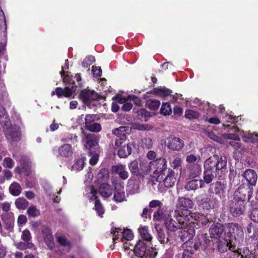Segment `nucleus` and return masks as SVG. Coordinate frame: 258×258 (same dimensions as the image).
<instances>
[{
    "mask_svg": "<svg viewBox=\"0 0 258 258\" xmlns=\"http://www.w3.org/2000/svg\"><path fill=\"white\" fill-rule=\"evenodd\" d=\"M111 171L113 173L117 174L122 180L126 179L129 176V173L126 169L125 165L117 164L111 167Z\"/></svg>",
    "mask_w": 258,
    "mask_h": 258,
    "instance_id": "26",
    "label": "nucleus"
},
{
    "mask_svg": "<svg viewBox=\"0 0 258 258\" xmlns=\"http://www.w3.org/2000/svg\"><path fill=\"white\" fill-rule=\"evenodd\" d=\"M124 141L116 140L115 142V147L119 148L118 150V155L120 158H126L132 153V143L123 144Z\"/></svg>",
    "mask_w": 258,
    "mask_h": 258,
    "instance_id": "19",
    "label": "nucleus"
},
{
    "mask_svg": "<svg viewBox=\"0 0 258 258\" xmlns=\"http://www.w3.org/2000/svg\"><path fill=\"white\" fill-rule=\"evenodd\" d=\"M42 234L44 241L47 246L52 249L54 246V239L51 230L47 226L42 227Z\"/></svg>",
    "mask_w": 258,
    "mask_h": 258,
    "instance_id": "25",
    "label": "nucleus"
},
{
    "mask_svg": "<svg viewBox=\"0 0 258 258\" xmlns=\"http://www.w3.org/2000/svg\"><path fill=\"white\" fill-rule=\"evenodd\" d=\"M74 79L76 81L77 84L76 85L75 80H72L70 78L69 81L66 83L69 84H73V85L71 88L66 87L64 88L61 87H57L55 88V91L51 92V96H53L55 94L56 95L58 98H61L63 96L72 99L74 98V93H75L77 86H80L81 83V76L80 74H77L74 77Z\"/></svg>",
    "mask_w": 258,
    "mask_h": 258,
    "instance_id": "5",
    "label": "nucleus"
},
{
    "mask_svg": "<svg viewBox=\"0 0 258 258\" xmlns=\"http://www.w3.org/2000/svg\"><path fill=\"white\" fill-rule=\"evenodd\" d=\"M85 127L86 129L92 132H100L101 129V125L96 122H93L90 124H88Z\"/></svg>",
    "mask_w": 258,
    "mask_h": 258,
    "instance_id": "52",
    "label": "nucleus"
},
{
    "mask_svg": "<svg viewBox=\"0 0 258 258\" xmlns=\"http://www.w3.org/2000/svg\"><path fill=\"white\" fill-rule=\"evenodd\" d=\"M119 103L121 104H123L121 108L123 110L125 111H128L131 110L133 107V105L130 102H125V99H120L119 100Z\"/></svg>",
    "mask_w": 258,
    "mask_h": 258,
    "instance_id": "56",
    "label": "nucleus"
},
{
    "mask_svg": "<svg viewBox=\"0 0 258 258\" xmlns=\"http://www.w3.org/2000/svg\"><path fill=\"white\" fill-rule=\"evenodd\" d=\"M111 233L112 235V239L114 242V244L116 243V240L119 238V233L122 234V237L121 238V241L123 243V247L125 251H127V249L129 248L127 246V243L126 241H130L133 239L134 237V234L132 231L130 229H124L123 232H122V229L118 228H115L113 229H112Z\"/></svg>",
    "mask_w": 258,
    "mask_h": 258,
    "instance_id": "10",
    "label": "nucleus"
},
{
    "mask_svg": "<svg viewBox=\"0 0 258 258\" xmlns=\"http://www.w3.org/2000/svg\"><path fill=\"white\" fill-rule=\"evenodd\" d=\"M134 248V253L140 258H154L158 252L156 248L151 247L146 251V247L143 241L140 240L135 245H131Z\"/></svg>",
    "mask_w": 258,
    "mask_h": 258,
    "instance_id": "8",
    "label": "nucleus"
},
{
    "mask_svg": "<svg viewBox=\"0 0 258 258\" xmlns=\"http://www.w3.org/2000/svg\"><path fill=\"white\" fill-rule=\"evenodd\" d=\"M194 203L192 201L188 198L179 197L176 203V210L179 211H189V209L192 208Z\"/></svg>",
    "mask_w": 258,
    "mask_h": 258,
    "instance_id": "23",
    "label": "nucleus"
},
{
    "mask_svg": "<svg viewBox=\"0 0 258 258\" xmlns=\"http://www.w3.org/2000/svg\"><path fill=\"white\" fill-rule=\"evenodd\" d=\"M198 241L194 242V243H199L200 242V245L203 243V244H207L209 242L210 240L207 234H202L201 235H198L197 237ZM197 241V239H196Z\"/></svg>",
    "mask_w": 258,
    "mask_h": 258,
    "instance_id": "51",
    "label": "nucleus"
},
{
    "mask_svg": "<svg viewBox=\"0 0 258 258\" xmlns=\"http://www.w3.org/2000/svg\"><path fill=\"white\" fill-rule=\"evenodd\" d=\"M99 192L103 197L108 198L112 195V190L109 184L104 183L101 185Z\"/></svg>",
    "mask_w": 258,
    "mask_h": 258,
    "instance_id": "34",
    "label": "nucleus"
},
{
    "mask_svg": "<svg viewBox=\"0 0 258 258\" xmlns=\"http://www.w3.org/2000/svg\"><path fill=\"white\" fill-rule=\"evenodd\" d=\"M202 172V168L200 165L198 164H195L191 166L189 169V176L191 177H196L199 176Z\"/></svg>",
    "mask_w": 258,
    "mask_h": 258,
    "instance_id": "40",
    "label": "nucleus"
},
{
    "mask_svg": "<svg viewBox=\"0 0 258 258\" xmlns=\"http://www.w3.org/2000/svg\"><path fill=\"white\" fill-rule=\"evenodd\" d=\"M225 231L224 226L220 223H217L213 224L209 229V233L211 237L214 238H223L226 235L225 233H223Z\"/></svg>",
    "mask_w": 258,
    "mask_h": 258,
    "instance_id": "24",
    "label": "nucleus"
},
{
    "mask_svg": "<svg viewBox=\"0 0 258 258\" xmlns=\"http://www.w3.org/2000/svg\"><path fill=\"white\" fill-rule=\"evenodd\" d=\"M161 170L162 173L157 177V181L160 184L163 183L166 187H171L175 184L177 179L175 172L169 168L167 171Z\"/></svg>",
    "mask_w": 258,
    "mask_h": 258,
    "instance_id": "9",
    "label": "nucleus"
},
{
    "mask_svg": "<svg viewBox=\"0 0 258 258\" xmlns=\"http://www.w3.org/2000/svg\"><path fill=\"white\" fill-rule=\"evenodd\" d=\"M172 109L169 103L166 102L162 104L160 109V113L164 115H169L171 113Z\"/></svg>",
    "mask_w": 258,
    "mask_h": 258,
    "instance_id": "45",
    "label": "nucleus"
},
{
    "mask_svg": "<svg viewBox=\"0 0 258 258\" xmlns=\"http://www.w3.org/2000/svg\"><path fill=\"white\" fill-rule=\"evenodd\" d=\"M32 244L27 242H19L15 244L17 248L20 250H24L32 247Z\"/></svg>",
    "mask_w": 258,
    "mask_h": 258,
    "instance_id": "54",
    "label": "nucleus"
},
{
    "mask_svg": "<svg viewBox=\"0 0 258 258\" xmlns=\"http://www.w3.org/2000/svg\"><path fill=\"white\" fill-rule=\"evenodd\" d=\"M27 214L30 217H35L40 215V211L36 206H31L27 210Z\"/></svg>",
    "mask_w": 258,
    "mask_h": 258,
    "instance_id": "50",
    "label": "nucleus"
},
{
    "mask_svg": "<svg viewBox=\"0 0 258 258\" xmlns=\"http://www.w3.org/2000/svg\"><path fill=\"white\" fill-rule=\"evenodd\" d=\"M85 139L87 144L85 148H87V146H88L91 149H96V147L98 145V139L96 136L92 134L88 135L86 136Z\"/></svg>",
    "mask_w": 258,
    "mask_h": 258,
    "instance_id": "33",
    "label": "nucleus"
},
{
    "mask_svg": "<svg viewBox=\"0 0 258 258\" xmlns=\"http://www.w3.org/2000/svg\"><path fill=\"white\" fill-rule=\"evenodd\" d=\"M226 184L221 181H216L210 185L209 192L211 194L215 195L222 200L226 197Z\"/></svg>",
    "mask_w": 258,
    "mask_h": 258,
    "instance_id": "14",
    "label": "nucleus"
},
{
    "mask_svg": "<svg viewBox=\"0 0 258 258\" xmlns=\"http://www.w3.org/2000/svg\"><path fill=\"white\" fill-rule=\"evenodd\" d=\"M115 191L113 198L117 203H121L126 201V196L124 192L123 183L119 180L113 181Z\"/></svg>",
    "mask_w": 258,
    "mask_h": 258,
    "instance_id": "16",
    "label": "nucleus"
},
{
    "mask_svg": "<svg viewBox=\"0 0 258 258\" xmlns=\"http://www.w3.org/2000/svg\"><path fill=\"white\" fill-rule=\"evenodd\" d=\"M69 69V61L66 59L63 66L61 67V71L60 72L61 77L62 78L63 81L64 83L69 81L70 79V73L66 70Z\"/></svg>",
    "mask_w": 258,
    "mask_h": 258,
    "instance_id": "36",
    "label": "nucleus"
},
{
    "mask_svg": "<svg viewBox=\"0 0 258 258\" xmlns=\"http://www.w3.org/2000/svg\"><path fill=\"white\" fill-rule=\"evenodd\" d=\"M250 219L255 223H258V208L253 209L249 215Z\"/></svg>",
    "mask_w": 258,
    "mask_h": 258,
    "instance_id": "62",
    "label": "nucleus"
},
{
    "mask_svg": "<svg viewBox=\"0 0 258 258\" xmlns=\"http://www.w3.org/2000/svg\"><path fill=\"white\" fill-rule=\"evenodd\" d=\"M21 238L24 241L29 242V241L31 238V233L29 230L27 229L24 230L22 232Z\"/></svg>",
    "mask_w": 258,
    "mask_h": 258,
    "instance_id": "61",
    "label": "nucleus"
},
{
    "mask_svg": "<svg viewBox=\"0 0 258 258\" xmlns=\"http://www.w3.org/2000/svg\"><path fill=\"white\" fill-rule=\"evenodd\" d=\"M151 92L160 97H165L171 94V91L165 87H160L154 89Z\"/></svg>",
    "mask_w": 258,
    "mask_h": 258,
    "instance_id": "39",
    "label": "nucleus"
},
{
    "mask_svg": "<svg viewBox=\"0 0 258 258\" xmlns=\"http://www.w3.org/2000/svg\"><path fill=\"white\" fill-rule=\"evenodd\" d=\"M165 144L168 149L172 151H180L184 146L182 140L174 137H169L166 139Z\"/></svg>",
    "mask_w": 258,
    "mask_h": 258,
    "instance_id": "21",
    "label": "nucleus"
},
{
    "mask_svg": "<svg viewBox=\"0 0 258 258\" xmlns=\"http://www.w3.org/2000/svg\"><path fill=\"white\" fill-rule=\"evenodd\" d=\"M128 130V127L121 126L113 130L112 133L118 138L116 140L125 141L126 140V131Z\"/></svg>",
    "mask_w": 258,
    "mask_h": 258,
    "instance_id": "32",
    "label": "nucleus"
},
{
    "mask_svg": "<svg viewBox=\"0 0 258 258\" xmlns=\"http://www.w3.org/2000/svg\"><path fill=\"white\" fill-rule=\"evenodd\" d=\"M89 154L90 155H92L91 158L90 159V163L92 165H95L98 161V155L96 152H95V153L92 154L91 149L89 151Z\"/></svg>",
    "mask_w": 258,
    "mask_h": 258,
    "instance_id": "63",
    "label": "nucleus"
},
{
    "mask_svg": "<svg viewBox=\"0 0 258 258\" xmlns=\"http://www.w3.org/2000/svg\"><path fill=\"white\" fill-rule=\"evenodd\" d=\"M204 187L203 179H192L188 181L185 185V189L187 190H195L198 188Z\"/></svg>",
    "mask_w": 258,
    "mask_h": 258,
    "instance_id": "31",
    "label": "nucleus"
},
{
    "mask_svg": "<svg viewBox=\"0 0 258 258\" xmlns=\"http://www.w3.org/2000/svg\"><path fill=\"white\" fill-rule=\"evenodd\" d=\"M175 217L178 222L186 224L188 222L194 226L196 224L199 227L205 226L209 222V219L204 215L198 213H192L190 211H179L175 210Z\"/></svg>",
    "mask_w": 258,
    "mask_h": 258,
    "instance_id": "3",
    "label": "nucleus"
},
{
    "mask_svg": "<svg viewBox=\"0 0 258 258\" xmlns=\"http://www.w3.org/2000/svg\"><path fill=\"white\" fill-rule=\"evenodd\" d=\"M85 195L86 198L90 201H95L98 199L96 197V191L92 185H88L85 189Z\"/></svg>",
    "mask_w": 258,
    "mask_h": 258,
    "instance_id": "38",
    "label": "nucleus"
},
{
    "mask_svg": "<svg viewBox=\"0 0 258 258\" xmlns=\"http://www.w3.org/2000/svg\"><path fill=\"white\" fill-rule=\"evenodd\" d=\"M158 239L162 244H164L167 241V238H166V236L164 232L162 230H157Z\"/></svg>",
    "mask_w": 258,
    "mask_h": 258,
    "instance_id": "57",
    "label": "nucleus"
},
{
    "mask_svg": "<svg viewBox=\"0 0 258 258\" xmlns=\"http://www.w3.org/2000/svg\"><path fill=\"white\" fill-rule=\"evenodd\" d=\"M2 165L9 169H12L15 165V162L10 157H6L4 159Z\"/></svg>",
    "mask_w": 258,
    "mask_h": 258,
    "instance_id": "53",
    "label": "nucleus"
},
{
    "mask_svg": "<svg viewBox=\"0 0 258 258\" xmlns=\"http://www.w3.org/2000/svg\"><path fill=\"white\" fill-rule=\"evenodd\" d=\"M19 161L20 166L15 168V172L18 174L24 172L25 175H28L30 172V168L31 167V162L30 159L25 156H22Z\"/></svg>",
    "mask_w": 258,
    "mask_h": 258,
    "instance_id": "20",
    "label": "nucleus"
},
{
    "mask_svg": "<svg viewBox=\"0 0 258 258\" xmlns=\"http://www.w3.org/2000/svg\"><path fill=\"white\" fill-rule=\"evenodd\" d=\"M154 219L159 221L161 219H164V224L168 230L175 231L180 227L176 222L171 218L169 214L163 215L162 210L159 209L154 214Z\"/></svg>",
    "mask_w": 258,
    "mask_h": 258,
    "instance_id": "12",
    "label": "nucleus"
},
{
    "mask_svg": "<svg viewBox=\"0 0 258 258\" xmlns=\"http://www.w3.org/2000/svg\"><path fill=\"white\" fill-rule=\"evenodd\" d=\"M147 104L150 109L156 110L159 108L160 102L157 99H149L147 101Z\"/></svg>",
    "mask_w": 258,
    "mask_h": 258,
    "instance_id": "46",
    "label": "nucleus"
},
{
    "mask_svg": "<svg viewBox=\"0 0 258 258\" xmlns=\"http://www.w3.org/2000/svg\"><path fill=\"white\" fill-rule=\"evenodd\" d=\"M234 131L236 132L239 133L242 140L246 143H254L258 142V134L249 133L240 131L238 128L234 127Z\"/></svg>",
    "mask_w": 258,
    "mask_h": 258,
    "instance_id": "29",
    "label": "nucleus"
},
{
    "mask_svg": "<svg viewBox=\"0 0 258 258\" xmlns=\"http://www.w3.org/2000/svg\"><path fill=\"white\" fill-rule=\"evenodd\" d=\"M179 224L181 225L180 231L179 232V236L180 237L182 241L191 242L190 240L194 237L195 234V226L192 224L188 222Z\"/></svg>",
    "mask_w": 258,
    "mask_h": 258,
    "instance_id": "13",
    "label": "nucleus"
},
{
    "mask_svg": "<svg viewBox=\"0 0 258 258\" xmlns=\"http://www.w3.org/2000/svg\"><path fill=\"white\" fill-rule=\"evenodd\" d=\"M0 122L3 125H7L10 122L9 115L3 106H0Z\"/></svg>",
    "mask_w": 258,
    "mask_h": 258,
    "instance_id": "41",
    "label": "nucleus"
},
{
    "mask_svg": "<svg viewBox=\"0 0 258 258\" xmlns=\"http://www.w3.org/2000/svg\"><path fill=\"white\" fill-rule=\"evenodd\" d=\"M96 118V116L92 114H88L85 117V127L87 126L88 124H90L92 123V122L95 120Z\"/></svg>",
    "mask_w": 258,
    "mask_h": 258,
    "instance_id": "64",
    "label": "nucleus"
},
{
    "mask_svg": "<svg viewBox=\"0 0 258 258\" xmlns=\"http://www.w3.org/2000/svg\"><path fill=\"white\" fill-rule=\"evenodd\" d=\"M201 160V157L199 155H195L192 154H190L186 156V161L188 163H196L197 164Z\"/></svg>",
    "mask_w": 258,
    "mask_h": 258,
    "instance_id": "49",
    "label": "nucleus"
},
{
    "mask_svg": "<svg viewBox=\"0 0 258 258\" xmlns=\"http://www.w3.org/2000/svg\"><path fill=\"white\" fill-rule=\"evenodd\" d=\"M221 238L218 245V250L221 252H225L229 249L231 251L230 258H254L247 247L239 248L238 247L236 249L237 245H234L226 235Z\"/></svg>",
    "mask_w": 258,
    "mask_h": 258,
    "instance_id": "2",
    "label": "nucleus"
},
{
    "mask_svg": "<svg viewBox=\"0 0 258 258\" xmlns=\"http://www.w3.org/2000/svg\"><path fill=\"white\" fill-rule=\"evenodd\" d=\"M53 154L57 157H62L64 158H70L72 156L74 150L69 144H64L60 146L58 148H54L53 149Z\"/></svg>",
    "mask_w": 258,
    "mask_h": 258,
    "instance_id": "18",
    "label": "nucleus"
},
{
    "mask_svg": "<svg viewBox=\"0 0 258 258\" xmlns=\"http://www.w3.org/2000/svg\"><path fill=\"white\" fill-rule=\"evenodd\" d=\"M138 230L141 237L145 240L150 241L152 240V237L149 232L147 227L145 226H140Z\"/></svg>",
    "mask_w": 258,
    "mask_h": 258,
    "instance_id": "35",
    "label": "nucleus"
},
{
    "mask_svg": "<svg viewBox=\"0 0 258 258\" xmlns=\"http://www.w3.org/2000/svg\"><path fill=\"white\" fill-rule=\"evenodd\" d=\"M207 136L212 140L218 143H222L223 142L222 138L216 135L213 132H208Z\"/></svg>",
    "mask_w": 258,
    "mask_h": 258,
    "instance_id": "58",
    "label": "nucleus"
},
{
    "mask_svg": "<svg viewBox=\"0 0 258 258\" xmlns=\"http://www.w3.org/2000/svg\"><path fill=\"white\" fill-rule=\"evenodd\" d=\"M185 115L187 118L195 119L199 116V113L192 110H188L186 111Z\"/></svg>",
    "mask_w": 258,
    "mask_h": 258,
    "instance_id": "55",
    "label": "nucleus"
},
{
    "mask_svg": "<svg viewBox=\"0 0 258 258\" xmlns=\"http://www.w3.org/2000/svg\"><path fill=\"white\" fill-rule=\"evenodd\" d=\"M128 168L130 171L133 174H137L140 171L138 162L136 160L132 161L128 164Z\"/></svg>",
    "mask_w": 258,
    "mask_h": 258,
    "instance_id": "47",
    "label": "nucleus"
},
{
    "mask_svg": "<svg viewBox=\"0 0 258 258\" xmlns=\"http://www.w3.org/2000/svg\"><path fill=\"white\" fill-rule=\"evenodd\" d=\"M243 177L249 186L253 187L255 185L257 179V174L254 170L251 169L246 170L243 174Z\"/></svg>",
    "mask_w": 258,
    "mask_h": 258,
    "instance_id": "27",
    "label": "nucleus"
},
{
    "mask_svg": "<svg viewBox=\"0 0 258 258\" xmlns=\"http://www.w3.org/2000/svg\"><path fill=\"white\" fill-rule=\"evenodd\" d=\"M56 239L59 244V251L63 254L69 252L71 249V245L70 242L64 236H57Z\"/></svg>",
    "mask_w": 258,
    "mask_h": 258,
    "instance_id": "28",
    "label": "nucleus"
},
{
    "mask_svg": "<svg viewBox=\"0 0 258 258\" xmlns=\"http://www.w3.org/2000/svg\"><path fill=\"white\" fill-rule=\"evenodd\" d=\"M200 243H193V242H184L183 245L184 250L182 258H191L192 254L198 249Z\"/></svg>",
    "mask_w": 258,
    "mask_h": 258,
    "instance_id": "22",
    "label": "nucleus"
},
{
    "mask_svg": "<svg viewBox=\"0 0 258 258\" xmlns=\"http://www.w3.org/2000/svg\"><path fill=\"white\" fill-rule=\"evenodd\" d=\"M171 167L174 169L179 170L180 174L182 173V160L180 157H175L171 164Z\"/></svg>",
    "mask_w": 258,
    "mask_h": 258,
    "instance_id": "42",
    "label": "nucleus"
},
{
    "mask_svg": "<svg viewBox=\"0 0 258 258\" xmlns=\"http://www.w3.org/2000/svg\"><path fill=\"white\" fill-rule=\"evenodd\" d=\"M10 192L14 196H19L22 191V187L20 184L17 182H13L9 187Z\"/></svg>",
    "mask_w": 258,
    "mask_h": 258,
    "instance_id": "37",
    "label": "nucleus"
},
{
    "mask_svg": "<svg viewBox=\"0 0 258 258\" xmlns=\"http://www.w3.org/2000/svg\"><path fill=\"white\" fill-rule=\"evenodd\" d=\"M224 138L226 139L233 140L235 141H240V138L238 135L233 133L225 134L222 135Z\"/></svg>",
    "mask_w": 258,
    "mask_h": 258,
    "instance_id": "60",
    "label": "nucleus"
},
{
    "mask_svg": "<svg viewBox=\"0 0 258 258\" xmlns=\"http://www.w3.org/2000/svg\"><path fill=\"white\" fill-rule=\"evenodd\" d=\"M85 164V161L83 158H79L76 160L72 167V170L74 171H80L83 169Z\"/></svg>",
    "mask_w": 258,
    "mask_h": 258,
    "instance_id": "44",
    "label": "nucleus"
},
{
    "mask_svg": "<svg viewBox=\"0 0 258 258\" xmlns=\"http://www.w3.org/2000/svg\"><path fill=\"white\" fill-rule=\"evenodd\" d=\"M167 162L165 158H160L157 160L148 162L146 160H143L140 164V171L143 173H147L153 170H165L167 169Z\"/></svg>",
    "mask_w": 258,
    "mask_h": 258,
    "instance_id": "6",
    "label": "nucleus"
},
{
    "mask_svg": "<svg viewBox=\"0 0 258 258\" xmlns=\"http://www.w3.org/2000/svg\"><path fill=\"white\" fill-rule=\"evenodd\" d=\"M16 207L19 209H25L28 206V201L24 198H19L17 199L15 202Z\"/></svg>",
    "mask_w": 258,
    "mask_h": 258,
    "instance_id": "43",
    "label": "nucleus"
},
{
    "mask_svg": "<svg viewBox=\"0 0 258 258\" xmlns=\"http://www.w3.org/2000/svg\"><path fill=\"white\" fill-rule=\"evenodd\" d=\"M238 117L232 116L231 114L226 113L225 116L223 117L224 121L227 122L234 123L237 122Z\"/></svg>",
    "mask_w": 258,
    "mask_h": 258,
    "instance_id": "59",
    "label": "nucleus"
},
{
    "mask_svg": "<svg viewBox=\"0 0 258 258\" xmlns=\"http://www.w3.org/2000/svg\"><path fill=\"white\" fill-rule=\"evenodd\" d=\"M239 194V190L235 192L234 200L231 202L229 206L230 213L234 217H238L242 215L245 209V196L241 197L239 200H237L236 198L238 197Z\"/></svg>",
    "mask_w": 258,
    "mask_h": 258,
    "instance_id": "7",
    "label": "nucleus"
},
{
    "mask_svg": "<svg viewBox=\"0 0 258 258\" xmlns=\"http://www.w3.org/2000/svg\"><path fill=\"white\" fill-rule=\"evenodd\" d=\"M94 205L95 211H96L98 216L102 217V215L104 213V210L102 204L100 203V201L98 199H96L95 201L94 202Z\"/></svg>",
    "mask_w": 258,
    "mask_h": 258,
    "instance_id": "48",
    "label": "nucleus"
},
{
    "mask_svg": "<svg viewBox=\"0 0 258 258\" xmlns=\"http://www.w3.org/2000/svg\"><path fill=\"white\" fill-rule=\"evenodd\" d=\"M226 165L227 159L225 156L213 155L207 159L204 163V186L205 183H211L215 177H222L227 171Z\"/></svg>",
    "mask_w": 258,
    "mask_h": 258,
    "instance_id": "1",
    "label": "nucleus"
},
{
    "mask_svg": "<svg viewBox=\"0 0 258 258\" xmlns=\"http://www.w3.org/2000/svg\"><path fill=\"white\" fill-rule=\"evenodd\" d=\"M226 236L229 238L234 245L239 247L244 241V233L241 226L237 223H231L226 225L225 228Z\"/></svg>",
    "mask_w": 258,
    "mask_h": 258,
    "instance_id": "4",
    "label": "nucleus"
},
{
    "mask_svg": "<svg viewBox=\"0 0 258 258\" xmlns=\"http://www.w3.org/2000/svg\"><path fill=\"white\" fill-rule=\"evenodd\" d=\"M79 97L84 104L89 106L92 103L95 105L93 102L98 99L99 95L94 91L83 90L80 92Z\"/></svg>",
    "mask_w": 258,
    "mask_h": 258,
    "instance_id": "17",
    "label": "nucleus"
},
{
    "mask_svg": "<svg viewBox=\"0 0 258 258\" xmlns=\"http://www.w3.org/2000/svg\"><path fill=\"white\" fill-rule=\"evenodd\" d=\"M2 219L5 225L6 229L11 231L14 227V218L12 214L6 213L2 215Z\"/></svg>",
    "mask_w": 258,
    "mask_h": 258,
    "instance_id": "30",
    "label": "nucleus"
},
{
    "mask_svg": "<svg viewBox=\"0 0 258 258\" xmlns=\"http://www.w3.org/2000/svg\"><path fill=\"white\" fill-rule=\"evenodd\" d=\"M3 130L8 140L12 142H18L20 140L21 133L19 126L7 123V125H3Z\"/></svg>",
    "mask_w": 258,
    "mask_h": 258,
    "instance_id": "11",
    "label": "nucleus"
},
{
    "mask_svg": "<svg viewBox=\"0 0 258 258\" xmlns=\"http://www.w3.org/2000/svg\"><path fill=\"white\" fill-rule=\"evenodd\" d=\"M196 199L199 206L207 210L214 209L218 204V201L216 198H210L205 195L200 196Z\"/></svg>",
    "mask_w": 258,
    "mask_h": 258,
    "instance_id": "15",
    "label": "nucleus"
}]
</instances>
